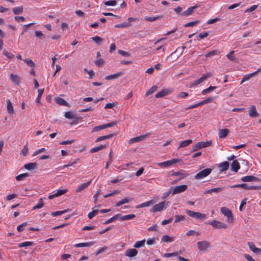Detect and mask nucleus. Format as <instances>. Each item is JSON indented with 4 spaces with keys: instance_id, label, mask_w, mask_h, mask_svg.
I'll list each match as a JSON object with an SVG mask.
<instances>
[{
    "instance_id": "5701e85b",
    "label": "nucleus",
    "mask_w": 261,
    "mask_h": 261,
    "mask_svg": "<svg viewBox=\"0 0 261 261\" xmlns=\"http://www.w3.org/2000/svg\"><path fill=\"white\" fill-rule=\"evenodd\" d=\"M55 100H56V102L60 105L64 106H68V102L62 98L58 97L56 98Z\"/></svg>"
},
{
    "instance_id": "79ce46f5",
    "label": "nucleus",
    "mask_w": 261,
    "mask_h": 261,
    "mask_svg": "<svg viewBox=\"0 0 261 261\" xmlns=\"http://www.w3.org/2000/svg\"><path fill=\"white\" fill-rule=\"evenodd\" d=\"M259 178L254 176H246V182L259 181Z\"/></svg>"
},
{
    "instance_id": "473e14b6",
    "label": "nucleus",
    "mask_w": 261,
    "mask_h": 261,
    "mask_svg": "<svg viewBox=\"0 0 261 261\" xmlns=\"http://www.w3.org/2000/svg\"><path fill=\"white\" fill-rule=\"evenodd\" d=\"M29 176V173H22V174H19V175L16 176L15 177V179L17 181L23 180L25 178L28 177Z\"/></svg>"
},
{
    "instance_id": "a19ab883",
    "label": "nucleus",
    "mask_w": 261,
    "mask_h": 261,
    "mask_svg": "<svg viewBox=\"0 0 261 261\" xmlns=\"http://www.w3.org/2000/svg\"><path fill=\"white\" fill-rule=\"evenodd\" d=\"M43 205H44V203L43 202V199L40 198L39 199V203L37 204H36V205H35L34 206H33L32 210H35L36 209L41 208L43 206Z\"/></svg>"
},
{
    "instance_id": "a18cd8bd",
    "label": "nucleus",
    "mask_w": 261,
    "mask_h": 261,
    "mask_svg": "<svg viewBox=\"0 0 261 261\" xmlns=\"http://www.w3.org/2000/svg\"><path fill=\"white\" fill-rule=\"evenodd\" d=\"M99 210H94L92 212H90L88 215V217L89 219H92L96 215L98 214Z\"/></svg>"
},
{
    "instance_id": "8fccbe9b",
    "label": "nucleus",
    "mask_w": 261,
    "mask_h": 261,
    "mask_svg": "<svg viewBox=\"0 0 261 261\" xmlns=\"http://www.w3.org/2000/svg\"><path fill=\"white\" fill-rule=\"evenodd\" d=\"M130 25V24L129 23L125 22L121 24H117L115 26V27L117 28H121L128 27Z\"/></svg>"
},
{
    "instance_id": "3c124183",
    "label": "nucleus",
    "mask_w": 261,
    "mask_h": 261,
    "mask_svg": "<svg viewBox=\"0 0 261 261\" xmlns=\"http://www.w3.org/2000/svg\"><path fill=\"white\" fill-rule=\"evenodd\" d=\"M91 39L98 44H100L103 40V39L102 38L98 36H95L92 37Z\"/></svg>"
},
{
    "instance_id": "c756f323",
    "label": "nucleus",
    "mask_w": 261,
    "mask_h": 261,
    "mask_svg": "<svg viewBox=\"0 0 261 261\" xmlns=\"http://www.w3.org/2000/svg\"><path fill=\"white\" fill-rule=\"evenodd\" d=\"M106 147H107V146L106 145H101L99 146H97V147L92 148L90 150V153H94V152H97L102 149H104Z\"/></svg>"
},
{
    "instance_id": "6e6552de",
    "label": "nucleus",
    "mask_w": 261,
    "mask_h": 261,
    "mask_svg": "<svg viewBox=\"0 0 261 261\" xmlns=\"http://www.w3.org/2000/svg\"><path fill=\"white\" fill-rule=\"evenodd\" d=\"M179 161H180L179 159H173L172 160H169V161H167L166 162L158 163V165L159 166L162 167H166L170 166L173 165V164L177 163L179 162Z\"/></svg>"
},
{
    "instance_id": "c9c22d12",
    "label": "nucleus",
    "mask_w": 261,
    "mask_h": 261,
    "mask_svg": "<svg viewBox=\"0 0 261 261\" xmlns=\"http://www.w3.org/2000/svg\"><path fill=\"white\" fill-rule=\"evenodd\" d=\"M44 92V89H39L38 90V96L36 99V102L37 103H41L40 102V99L43 93Z\"/></svg>"
},
{
    "instance_id": "7ed1b4c3",
    "label": "nucleus",
    "mask_w": 261,
    "mask_h": 261,
    "mask_svg": "<svg viewBox=\"0 0 261 261\" xmlns=\"http://www.w3.org/2000/svg\"><path fill=\"white\" fill-rule=\"evenodd\" d=\"M197 245L198 250L203 252H206L208 248L211 247L210 243L206 241L198 242Z\"/></svg>"
},
{
    "instance_id": "1a4fd4ad",
    "label": "nucleus",
    "mask_w": 261,
    "mask_h": 261,
    "mask_svg": "<svg viewBox=\"0 0 261 261\" xmlns=\"http://www.w3.org/2000/svg\"><path fill=\"white\" fill-rule=\"evenodd\" d=\"M187 187L188 186L186 185H182L180 186H176L174 188H173L172 194L174 195L176 194H178L182 192H184L186 190Z\"/></svg>"
},
{
    "instance_id": "603ef678",
    "label": "nucleus",
    "mask_w": 261,
    "mask_h": 261,
    "mask_svg": "<svg viewBox=\"0 0 261 261\" xmlns=\"http://www.w3.org/2000/svg\"><path fill=\"white\" fill-rule=\"evenodd\" d=\"M67 189H59L55 193L57 197H59L62 195L65 194L67 192Z\"/></svg>"
},
{
    "instance_id": "0e129e2a",
    "label": "nucleus",
    "mask_w": 261,
    "mask_h": 261,
    "mask_svg": "<svg viewBox=\"0 0 261 261\" xmlns=\"http://www.w3.org/2000/svg\"><path fill=\"white\" fill-rule=\"evenodd\" d=\"M211 74L210 73H207L205 74H203L200 78H199L200 80H201V83L203 82L204 80H206L207 78L211 77Z\"/></svg>"
},
{
    "instance_id": "72a5a7b5",
    "label": "nucleus",
    "mask_w": 261,
    "mask_h": 261,
    "mask_svg": "<svg viewBox=\"0 0 261 261\" xmlns=\"http://www.w3.org/2000/svg\"><path fill=\"white\" fill-rule=\"evenodd\" d=\"M171 176H179V178H178V180H180L181 179H183L184 178H185L187 175L185 173H183L181 172H173L171 174Z\"/></svg>"
},
{
    "instance_id": "f8f14e48",
    "label": "nucleus",
    "mask_w": 261,
    "mask_h": 261,
    "mask_svg": "<svg viewBox=\"0 0 261 261\" xmlns=\"http://www.w3.org/2000/svg\"><path fill=\"white\" fill-rule=\"evenodd\" d=\"M248 114L249 116L252 118L257 117L259 115L254 106H252L251 107L249 110Z\"/></svg>"
},
{
    "instance_id": "864d4df0",
    "label": "nucleus",
    "mask_w": 261,
    "mask_h": 261,
    "mask_svg": "<svg viewBox=\"0 0 261 261\" xmlns=\"http://www.w3.org/2000/svg\"><path fill=\"white\" fill-rule=\"evenodd\" d=\"M199 22V20H196L194 21H191L190 22H188L187 23H186L184 25V27H193L197 24H198Z\"/></svg>"
},
{
    "instance_id": "f704fd0d",
    "label": "nucleus",
    "mask_w": 261,
    "mask_h": 261,
    "mask_svg": "<svg viewBox=\"0 0 261 261\" xmlns=\"http://www.w3.org/2000/svg\"><path fill=\"white\" fill-rule=\"evenodd\" d=\"M130 201H131V199H128L127 198H125L124 199H122V200H121L119 202H117L116 204V206H117V207L120 206V205H122L123 204H125V203H128Z\"/></svg>"
},
{
    "instance_id": "4be33fe9",
    "label": "nucleus",
    "mask_w": 261,
    "mask_h": 261,
    "mask_svg": "<svg viewBox=\"0 0 261 261\" xmlns=\"http://www.w3.org/2000/svg\"><path fill=\"white\" fill-rule=\"evenodd\" d=\"M229 133L228 129H221L219 131V137L220 138H223L226 137Z\"/></svg>"
},
{
    "instance_id": "49530a36",
    "label": "nucleus",
    "mask_w": 261,
    "mask_h": 261,
    "mask_svg": "<svg viewBox=\"0 0 261 261\" xmlns=\"http://www.w3.org/2000/svg\"><path fill=\"white\" fill-rule=\"evenodd\" d=\"M162 240L164 242H172L173 238L168 235H164L162 237Z\"/></svg>"
},
{
    "instance_id": "69168bd1",
    "label": "nucleus",
    "mask_w": 261,
    "mask_h": 261,
    "mask_svg": "<svg viewBox=\"0 0 261 261\" xmlns=\"http://www.w3.org/2000/svg\"><path fill=\"white\" fill-rule=\"evenodd\" d=\"M211 74L210 73H207L205 74H203L200 78H199L200 80H201V83L203 82L204 80H206L207 78L211 77Z\"/></svg>"
},
{
    "instance_id": "09e8293b",
    "label": "nucleus",
    "mask_w": 261,
    "mask_h": 261,
    "mask_svg": "<svg viewBox=\"0 0 261 261\" xmlns=\"http://www.w3.org/2000/svg\"><path fill=\"white\" fill-rule=\"evenodd\" d=\"M35 34L36 37H37L38 38L41 39V40L44 39V35L42 33V32L39 31H36L35 32Z\"/></svg>"
},
{
    "instance_id": "9d476101",
    "label": "nucleus",
    "mask_w": 261,
    "mask_h": 261,
    "mask_svg": "<svg viewBox=\"0 0 261 261\" xmlns=\"http://www.w3.org/2000/svg\"><path fill=\"white\" fill-rule=\"evenodd\" d=\"M199 7V5H196L193 7L189 8L185 11L183 12L180 15L181 16H189L193 13L194 11L198 8Z\"/></svg>"
},
{
    "instance_id": "aec40b11",
    "label": "nucleus",
    "mask_w": 261,
    "mask_h": 261,
    "mask_svg": "<svg viewBox=\"0 0 261 261\" xmlns=\"http://www.w3.org/2000/svg\"><path fill=\"white\" fill-rule=\"evenodd\" d=\"M122 74H123V73L122 72H117L114 74L106 76L105 77V79L106 80H110L115 79H117V78L120 77L121 75H122Z\"/></svg>"
},
{
    "instance_id": "c85d7f7f",
    "label": "nucleus",
    "mask_w": 261,
    "mask_h": 261,
    "mask_svg": "<svg viewBox=\"0 0 261 261\" xmlns=\"http://www.w3.org/2000/svg\"><path fill=\"white\" fill-rule=\"evenodd\" d=\"M163 17V15H159L154 17H146L145 18V20L149 21L152 22L159 19H161Z\"/></svg>"
},
{
    "instance_id": "c03bdc74",
    "label": "nucleus",
    "mask_w": 261,
    "mask_h": 261,
    "mask_svg": "<svg viewBox=\"0 0 261 261\" xmlns=\"http://www.w3.org/2000/svg\"><path fill=\"white\" fill-rule=\"evenodd\" d=\"M216 88H217V87L211 86L208 88H206L205 89H204L202 91V94H203V95H205V94H207V93H209V92L214 90Z\"/></svg>"
},
{
    "instance_id": "0eeeda50",
    "label": "nucleus",
    "mask_w": 261,
    "mask_h": 261,
    "mask_svg": "<svg viewBox=\"0 0 261 261\" xmlns=\"http://www.w3.org/2000/svg\"><path fill=\"white\" fill-rule=\"evenodd\" d=\"M207 224L212 225L215 228L225 229L227 227V225L226 224L215 220H212Z\"/></svg>"
},
{
    "instance_id": "bf43d9fd",
    "label": "nucleus",
    "mask_w": 261,
    "mask_h": 261,
    "mask_svg": "<svg viewBox=\"0 0 261 261\" xmlns=\"http://www.w3.org/2000/svg\"><path fill=\"white\" fill-rule=\"evenodd\" d=\"M103 129H105L104 125H103V124H102V125H101L95 126L92 129V132H95L99 131V130Z\"/></svg>"
},
{
    "instance_id": "7c9ffc66",
    "label": "nucleus",
    "mask_w": 261,
    "mask_h": 261,
    "mask_svg": "<svg viewBox=\"0 0 261 261\" xmlns=\"http://www.w3.org/2000/svg\"><path fill=\"white\" fill-rule=\"evenodd\" d=\"M229 163L228 162H224L220 165V171H225L228 169Z\"/></svg>"
},
{
    "instance_id": "de8ad7c7",
    "label": "nucleus",
    "mask_w": 261,
    "mask_h": 261,
    "mask_svg": "<svg viewBox=\"0 0 261 261\" xmlns=\"http://www.w3.org/2000/svg\"><path fill=\"white\" fill-rule=\"evenodd\" d=\"M34 244L33 242H25L22 243L18 244L19 248L25 247L27 246H32Z\"/></svg>"
},
{
    "instance_id": "9b49d317",
    "label": "nucleus",
    "mask_w": 261,
    "mask_h": 261,
    "mask_svg": "<svg viewBox=\"0 0 261 261\" xmlns=\"http://www.w3.org/2000/svg\"><path fill=\"white\" fill-rule=\"evenodd\" d=\"M250 249L255 254H261V249L257 248L252 242H248Z\"/></svg>"
},
{
    "instance_id": "37998d69",
    "label": "nucleus",
    "mask_w": 261,
    "mask_h": 261,
    "mask_svg": "<svg viewBox=\"0 0 261 261\" xmlns=\"http://www.w3.org/2000/svg\"><path fill=\"white\" fill-rule=\"evenodd\" d=\"M145 242V240H143L140 241H137L134 244V247L136 248H140V247L144 246Z\"/></svg>"
},
{
    "instance_id": "393cba45",
    "label": "nucleus",
    "mask_w": 261,
    "mask_h": 261,
    "mask_svg": "<svg viewBox=\"0 0 261 261\" xmlns=\"http://www.w3.org/2000/svg\"><path fill=\"white\" fill-rule=\"evenodd\" d=\"M192 143V140H190V139L181 141L179 144L178 149L188 146L189 145H190Z\"/></svg>"
},
{
    "instance_id": "412c9836",
    "label": "nucleus",
    "mask_w": 261,
    "mask_h": 261,
    "mask_svg": "<svg viewBox=\"0 0 261 261\" xmlns=\"http://www.w3.org/2000/svg\"><path fill=\"white\" fill-rule=\"evenodd\" d=\"M154 203V201L153 200H150L148 201L145 202L144 203H142L136 206L137 208H139L143 207H147L149 206L150 205L153 204Z\"/></svg>"
},
{
    "instance_id": "39448f33",
    "label": "nucleus",
    "mask_w": 261,
    "mask_h": 261,
    "mask_svg": "<svg viewBox=\"0 0 261 261\" xmlns=\"http://www.w3.org/2000/svg\"><path fill=\"white\" fill-rule=\"evenodd\" d=\"M221 212L222 214L227 218V222L232 223L233 221V216L232 212L226 207L221 208Z\"/></svg>"
},
{
    "instance_id": "13d9d810",
    "label": "nucleus",
    "mask_w": 261,
    "mask_h": 261,
    "mask_svg": "<svg viewBox=\"0 0 261 261\" xmlns=\"http://www.w3.org/2000/svg\"><path fill=\"white\" fill-rule=\"evenodd\" d=\"M186 235L187 236H193V235L198 236V235H199V233L198 231H196L193 230H190L188 232H187Z\"/></svg>"
},
{
    "instance_id": "a878e982",
    "label": "nucleus",
    "mask_w": 261,
    "mask_h": 261,
    "mask_svg": "<svg viewBox=\"0 0 261 261\" xmlns=\"http://www.w3.org/2000/svg\"><path fill=\"white\" fill-rule=\"evenodd\" d=\"M240 168L239 163L237 162V161H233L231 165V169L234 171L237 172Z\"/></svg>"
},
{
    "instance_id": "4c0bfd02",
    "label": "nucleus",
    "mask_w": 261,
    "mask_h": 261,
    "mask_svg": "<svg viewBox=\"0 0 261 261\" xmlns=\"http://www.w3.org/2000/svg\"><path fill=\"white\" fill-rule=\"evenodd\" d=\"M69 211V209H66V210H65L63 211H56V212H53V213H51V215L53 216H60L62 214H64Z\"/></svg>"
},
{
    "instance_id": "cd10ccee",
    "label": "nucleus",
    "mask_w": 261,
    "mask_h": 261,
    "mask_svg": "<svg viewBox=\"0 0 261 261\" xmlns=\"http://www.w3.org/2000/svg\"><path fill=\"white\" fill-rule=\"evenodd\" d=\"M94 243L93 242H88V243H81L76 244L75 245V247L76 248L79 247H89L92 245Z\"/></svg>"
},
{
    "instance_id": "680f3d73",
    "label": "nucleus",
    "mask_w": 261,
    "mask_h": 261,
    "mask_svg": "<svg viewBox=\"0 0 261 261\" xmlns=\"http://www.w3.org/2000/svg\"><path fill=\"white\" fill-rule=\"evenodd\" d=\"M29 148L27 147V144L24 146L23 148L21 150V154L24 156H26L28 154Z\"/></svg>"
},
{
    "instance_id": "58836bf2",
    "label": "nucleus",
    "mask_w": 261,
    "mask_h": 261,
    "mask_svg": "<svg viewBox=\"0 0 261 261\" xmlns=\"http://www.w3.org/2000/svg\"><path fill=\"white\" fill-rule=\"evenodd\" d=\"M64 116L67 119H71L74 118V116H75V115L72 111H68V112H66L65 113Z\"/></svg>"
},
{
    "instance_id": "774afa93",
    "label": "nucleus",
    "mask_w": 261,
    "mask_h": 261,
    "mask_svg": "<svg viewBox=\"0 0 261 261\" xmlns=\"http://www.w3.org/2000/svg\"><path fill=\"white\" fill-rule=\"evenodd\" d=\"M116 104L115 102H110L108 103L106 105L105 107V109H113L114 107H115Z\"/></svg>"
},
{
    "instance_id": "a211bd4d",
    "label": "nucleus",
    "mask_w": 261,
    "mask_h": 261,
    "mask_svg": "<svg viewBox=\"0 0 261 261\" xmlns=\"http://www.w3.org/2000/svg\"><path fill=\"white\" fill-rule=\"evenodd\" d=\"M7 109L8 113L9 114H13L14 113L13 107L12 106V104L11 102V101L9 99H8L7 100Z\"/></svg>"
},
{
    "instance_id": "6e6d98bb",
    "label": "nucleus",
    "mask_w": 261,
    "mask_h": 261,
    "mask_svg": "<svg viewBox=\"0 0 261 261\" xmlns=\"http://www.w3.org/2000/svg\"><path fill=\"white\" fill-rule=\"evenodd\" d=\"M34 24V23L32 22V23H30L24 25V26L23 27V31L22 32L21 35H23L24 34V33L25 32H26L29 28H30L31 26H32Z\"/></svg>"
},
{
    "instance_id": "f257e3e1",
    "label": "nucleus",
    "mask_w": 261,
    "mask_h": 261,
    "mask_svg": "<svg viewBox=\"0 0 261 261\" xmlns=\"http://www.w3.org/2000/svg\"><path fill=\"white\" fill-rule=\"evenodd\" d=\"M186 213L190 216L195 219L203 220L206 218V215L199 212H195L191 210H187Z\"/></svg>"
},
{
    "instance_id": "4d7b16f0",
    "label": "nucleus",
    "mask_w": 261,
    "mask_h": 261,
    "mask_svg": "<svg viewBox=\"0 0 261 261\" xmlns=\"http://www.w3.org/2000/svg\"><path fill=\"white\" fill-rule=\"evenodd\" d=\"M117 4L116 0H111L105 2V5L106 6H115Z\"/></svg>"
},
{
    "instance_id": "e433bc0d",
    "label": "nucleus",
    "mask_w": 261,
    "mask_h": 261,
    "mask_svg": "<svg viewBox=\"0 0 261 261\" xmlns=\"http://www.w3.org/2000/svg\"><path fill=\"white\" fill-rule=\"evenodd\" d=\"M158 89V87L156 85L153 86L151 88H150L148 90H147L146 92L145 96H148L149 95L152 94L155 91H156Z\"/></svg>"
},
{
    "instance_id": "b1692460",
    "label": "nucleus",
    "mask_w": 261,
    "mask_h": 261,
    "mask_svg": "<svg viewBox=\"0 0 261 261\" xmlns=\"http://www.w3.org/2000/svg\"><path fill=\"white\" fill-rule=\"evenodd\" d=\"M37 164L36 163H30L26 164L24 165L25 169L30 170H33L37 168Z\"/></svg>"
},
{
    "instance_id": "6ab92c4d",
    "label": "nucleus",
    "mask_w": 261,
    "mask_h": 261,
    "mask_svg": "<svg viewBox=\"0 0 261 261\" xmlns=\"http://www.w3.org/2000/svg\"><path fill=\"white\" fill-rule=\"evenodd\" d=\"M10 79L13 83L16 85H18L20 83V77L16 74H11Z\"/></svg>"
},
{
    "instance_id": "20e7f679",
    "label": "nucleus",
    "mask_w": 261,
    "mask_h": 261,
    "mask_svg": "<svg viewBox=\"0 0 261 261\" xmlns=\"http://www.w3.org/2000/svg\"><path fill=\"white\" fill-rule=\"evenodd\" d=\"M212 141L199 142L195 144L192 149L191 152L196 151L202 148L208 147L211 145Z\"/></svg>"
},
{
    "instance_id": "f3484780",
    "label": "nucleus",
    "mask_w": 261,
    "mask_h": 261,
    "mask_svg": "<svg viewBox=\"0 0 261 261\" xmlns=\"http://www.w3.org/2000/svg\"><path fill=\"white\" fill-rule=\"evenodd\" d=\"M223 189H224L223 187H218V188H213V189H211L206 190L204 192V194H211L213 192L217 193L221 192Z\"/></svg>"
},
{
    "instance_id": "338daca9",
    "label": "nucleus",
    "mask_w": 261,
    "mask_h": 261,
    "mask_svg": "<svg viewBox=\"0 0 261 261\" xmlns=\"http://www.w3.org/2000/svg\"><path fill=\"white\" fill-rule=\"evenodd\" d=\"M3 54L8 59H11L13 58V57H14V55L13 54L8 52L6 50H4Z\"/></svg>"
},
{
    "instance_id": "bb28decb",
    "label": "nucleus",
    "mask_w": 261,
    "mask_h": 261,
    "mask_svg": "<svg viewBox=\"0 0 261 261\" xmlns=\"http://www.w3.org/2000/svg\"><path fill=\"white\" fill-rule=\"evenodd\" d=\"M115 135V134H109V135H106V136L99 137H98L96 139L95 142H98L99 141H102V140H106V139H110V138L113 137V136H114Z\"/></svg>"
},
{
    "instance_id": "5fc2aeb1",
    "label": "nucleus",
    "mask_w": 261,
    "mask_h": 261,
    "mask_svg": "<svg viewBox=\"0 0 261 261\" xmlns=\"http://www.w3.org/2000/svg\"><path fill=\"white\" fill-rule=\"evenodd\" d=\"M79 160H80L79 159H76L74 162H73L71 163H69V164L65 165L62 167H59V168L62 169V168H67L69 166H71L76 164Z\"/></svg>"
},
{
    "instance_id": "2eb2a0df",
    "label": "nucleus",
    "mask_w": 261,
    "mask_h": 261,
    "mask_svg": "<svg viewBox=\"0 0 261 261\" xmlns=\"http://www.w3.org/2000/svg\"><path fill=\"white\" fill-rule=\"evenodd\" d=\"M91 182V180H90L87 182L82 184L76 189V190H75V192L79 193V192H80L81 191L85 190L86 188H87L88 187V186L90 184Z\"/></svg>"
},
{
    "instance_id": "4468645a",
    "label": "nucleus",
    "mask_w": 261,
    "mask_h": 261,
    "mask_svg": "<svg viewBox=\"0 0 261 261\" xmlns=\"http://www.w3.org/2000/svg\"><path fill=\"white\" fill-rule=\"evenodd\" d=\"M149 134H146V135H142V136H140L139 137H136L134 138L130 139L128 141V143L129 144H132V143H134L135 142H140V141H142L143 140V139H144L145 137L147 136Z\"/></svg>"
},
{
    "instance_id": "ddd939ff",
    "label": "nucleus",
    "mask_w": 261,
    "mask_h": 261,
    "mask_svg": "<svg viewBox=\"0 0 261 261\" xmlns=\"http://www.w3.org/2000/svg\"><path fill=\"white\" fill-rule=\"evenodd\" d=\"M138 251L136 249H128L125 253V255L128 257H132L137 255Z\"/></svg>"
},
{
    "instance_id": "e2e57ef3",
    "label": "nucleus",
    "mask_w": 261,
    "mask_h": 261,
    "mask_svg": "<svg viewBox=\"0 0 261 261\" xmlns=\"http://www.w3.org/2000/svg\"><path fill=\"white\" fill-rule=\"evenodd\" d=\"M96 66L100 67L102 66L104 63V61L102 58H100L98 60L94 62Z\"/></svg>"
},
{
    "instance_id": "423d86ee",
    "label": "nucleus",
    "mask_w": 261,
    "mask_h": 261,
    "mask_svg": "<svg viewBox=\"0 0 261 261\" xmlns=\"http://www.w3.org/2000/svg\"><path fill=\"white\" fill-rule=\"evenodd\" d=\"M212 171V170L211 168L205 169L196 174L194 176V178L196 179H200L205 177L211 173Z\"/></svg>"
},
{
    "instance_id": "f03ea898",
    "label": "nucleus",
    "mask_w": 261,
    "mask_h": 261,
    "mask_svg": "<svg viewBox=\"0 0 261 261\" xmlns=\"http://www.w3.org/2000/svg\"><path fill=\"white\" fill-rule=\"evenodd\" d=\"M168 201H162L158 204L153 205L151 210V212L152 213L160 212L164 209L166 208L169 204Z\"/></svg>"
},
{
    "instance_id": "ea45409f",
    "label": "nucleus",
    "mask_w": 261,
    "mask_h": 261,
    "mask_svg": "<svg viewBox=\"0 0 261 261\" xmlns=\"http://www.w3.org/2000/svg\"><path fill=\"white\" fill-rule=\"evenodd\" d=\"M12 10L14 14H19L23 12V7L22 6L15 7L13 8Z\"/></svg>"
},
{
    "instance_id": "052dcab7",
    "label": "nucleus",
    "mask_w": 261,
    "mask_h": 261,
    "mask_svg": "<svg viewBox=\"0 0 261 261\" xmlns=\"http://www.w3.org/2000/svg\"><path fill=\"white\" fill-rule=\"evenodd\" d=\"M23 61L27 64V65H28L29 66H31V67L35 66V63L31 59H30V60L24 59Z\"/></svg>"
},
{
    "instance_id": "2f4dec72",
    "label": "nucleus",
    "mask_w": 261,
    "mask_h": 261,
    "mask_svg": "<svg viewBox=\"0 0 261 261\" xmlns=\"http://www.w3.org/2000/svg\"><path fill=\"white\" fill-rule=\"evenodd\" d=\"M136 217V215L134 214H129L127 215H125L119 218L120 220L121 221H126L128 220H130L135 218Z\"/></svg>"
},
{
    "instance_id": "dca6fc26",
    "label": "nucleus",
    "mask_w": 261,
    "mask_h": 261,
    "mask_svg": "<svg viewBox=\"0 0 261 261\" xmlns=\"http://www.w3.org/2000/svg\"><path fill=\"white\" fill-rule=\"evenodd\" d=\"M170 92H171L170 90H169L168 89H163L161 91L155 94V97L156 98L163 97L164 96H166V95H168V94H169L170 93Z\"/></svg>"
}]
</instances>
